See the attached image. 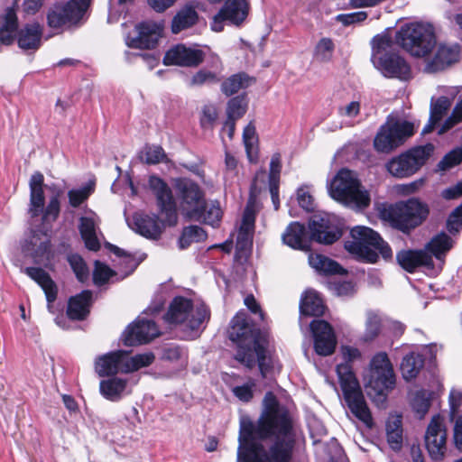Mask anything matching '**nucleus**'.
<instances>
[{
  "mask_svg": "<svg viewBox=\"0 0 462 462\" xmlns=\"http://www.w3.org/2000/svg\"><path fill=\"white\" fill-rule=\"evenodd\" d=\"M309 227L311 240L319 244H333L341 236V233L333 223L330 216L326 213L312 216L309 223Z\"/></svg>",
  "mask_w": 462,
  "mask_h": 462,
  "instance_id": "17",
  "label": "nucleus"
},
{
  "mask_svg": "<svg viewBox=\"0 0 462 462\" xmlns=\"http://www.w3.org/2000/svg\"><path fill=\"white\" fill-rule=\"evenodd\" d=\"M136 29L138 35L134 38H127V45L136 49H152L161 37L162 25L159 23L148 21L139 23Z\"/></svg>",
  "mask_w": 462,
  "mask_h": 462,
  "instance_id": "22",
  "label": "nucleus"
},
{
  "mask_svg": "<svg viewBox=\"0 0 462 462\" xmlns=\"http://www.w3.org/2000/svg\"><path fill=\"white\" fill-rule=\"evenodd\" d=\"M59 197H60V192L57 193L55 196H52L50 199L47 207L45 208H43V210L42 212L43 214L42 215L43 221H45V222L55 221L58 218L59 214H60V209Z\"/></svg>",
  "mask_w": 462,
  "mask_h": 462,
  "instance_id": "59",
  "label": "nucleus"
},
{
  "mask_svg": "<svg viewBox=\"0 0 462 462\" xmlns=\"http://www.w3.org/2000/svg\"><path fill=\"white\" fill-rule=\"evenodd\" d=\"M314 337V347L318 355H331L337 345V338L330 324L322 319H315L310 323Z\"/></svg>",
  "mask_w": 462,
  "mask_h": 462,
  "instance_id": "19",
  "label": "nucleus"
},
{
  "mask_svg": "<svg viewBox=\"0 0 462 462\" xmlns=\"http://www.w3.org/2000/svg\"><path fill=\"white\" fill-rule=\"evenodd\" d=\"M113 274L114 272L107 265L101 263L98 261L95 263L93 282L96 285H102L106 283Z\"/></svg>",
  "mask_w": 462,
  "mask_h": 462,
  "instance_id": "61",
  "label": "nucleus"
},
{
  "mask_svg": "<svg viewBox=\"0 0 462 462\" xmlns=\"http://www.w3.org/2000/svg\"><path fill=\"white\" fill-rule=\"evenodd\" d=\"M351 240L346 241L345 248L356 258L374 263L378 253L387 260L393 256V252L378 233L366 226H356L350 232Z\"/></svg>",
  "mask_w": 462,
  "mask_h": 462,
  "instance_id": "4",
  "label": "nucleus"
},
{
  "mask_svg": "<svg viewBox=\"0 0 462 462\" xmlns=\"http://www.w3.org/2000/svg\"><path fill=\"white\" fill-rule=\"evenodd\" d=\"M324 310L325 306L319 293L313 290H307L300 300V313L307 316H320Z\"/></svg>",
  "mask_w": 462,
  "mask_h": 462,
  "instance_id": "36",
  "label": "nucleus"
},
{
  "mask_svg": "<svg viewBox=\"0 0 462 462\" xmlns=\"http://www.w3.org/2000/svg\"><path fill=\"white\" fill-rule=\"evenodd\" d=\"M416 129L410 121L388 118L374 136V148L380 153H391L411 138Z\"/></svg>",
  "mask_w": 462,
  "mask_h": 462,
  "instance_id": "9",
  "label": "nucleus"
},
{
  "mask_svg": "<svg viewBox=\"0 0 462 462\" xmlns=\"http://www.w3.org/2000/svg\"><path fill=\"white\" fill-rule=\"evenodd\" d=\"M424 365L422 356L420 354L410 353L405 356L401 364L402 377L406 381L414 379Z\"/></svg>",
  "mask_w": 462,
  "mask_h": 462,
  "instance_id": "42",
  "label": "nucleus"
},
{
  "mask_svg": "<svg viewBox=\"0 0 462 462\" xmlns=\"http://www.w3.org/2000/svg\"><path fill=\"white\" fill-rule=\"evenodd\" d=\"M328 193L335 200L353 208H365L370 204V196L365 189L356 172L341 169L328 184Z\"/></svg>",
  "mask_w": 462,
  "mask_h": 462,
  "instance_id": "5",
  "label": "nucleus"
},
{
  "mask_svg": "<svg viewBox=\"0 0 462 462\" xmlns=\"http://www.w3.org/2000/svg\"><path fill=\"white\" fill-rule=\"evenodd\" d=\"M204 52L199 49L178 44L170 49L163 57L165 65L198 67L204 60Z\"/></svg>",
  "mask_w": 462,
  "mask_h": 462,
  "instance_id": "21",
  "label": "nucleus"
},
{
  "mask_svg": "<svg viewBox=\"0 0 462 462\" xmlns=\"http://www.w3.org/2000/svg\"><path fill=\"white\" fill-rule=\"evenodd\" d=\"M207 237V234L204 229L198 226H190L184 228L182 235L180 238V247L184 249L188 247L191 243H198L204 241Z\"/></svg>",
  "mask_w": 462,
  "mask_h": 462,
  "instance_id": "47",
  "label": "nucleus"
},
{
  "mask_svg": "<svg viewBox=\"0 0 462 462\" xmlns=\"http://www.w3.org/2000/svg\"><path fill=\"white\" fill-rule=\"evenodd\" d=\"M217 108L213 104L203 106L200 115V125L205 130L213 129L217 119Z\"/></svg>",
  "mask_w": 462,
  "mask_h": 462,
  "instance_id": "54",
  "label": "nucleus"
},
{
  "mask_svg": "<svg viewBox=\"0 0 462 462\" xmlns=\"http://www.w3.org/2000/svg\"><path fill=\"white\" fill-rule=\"evenodd\" d=\"M124 358L123 374H128L152 365L154 361V355L149 352L129 356L128 353L124 351Z\"/></svg>",
  "mask_w": 462,
  "mask_h": 462,
  "instance_id": "43",
  "label": "nucleus"
},
{
  "mask_svg": "<svg viewBox=\"0 0 462 462\" xmlns=\"http://www.w3.org/2000/svg\"><path fill=\"white\" fill-rule=\"evenodd\" d=\"M396 42L411 55L419 58L428 57L436 45L433 28L420 23L402 26Z\"/></svg>",
  "mask_w": 462,
  "mask_h": 462,
  "instance_id": "8",
  "label": "nucleus"
},
{
  "mask_svg": "<svg viewBox=\"0 0 462 462\" xmlns=\"http://www.w3.org/2000/svg\"><path fill=\"white\" fill-rule=\"evenodd\" d=\"M68 261L79 281L84 282L88 279V270L80 255L71 254L68 257Z\"/></svg>",
  "mask_w": 462,
  "mask_h": 462,
  "instance_id": "56",
  "label": "nucleus"
},
{
  "mask_svg": "<svg viewBox=\"0 0 462 462\" xmlns=\"http://www.w3.org/2000/svg\"><path fill=\"white\" fill-rule=\"evenodd\" d=\"M367 18V13L365 11H358L350 14H341L336 17V20L342 24L347 26L354 23H361Z\"/></svg>",
  "mask_w": 462,
  "mask_h": 462,
  "instance_id": "64",
  "label": "nucleus"
},
{
  "mask_svg": "<svg viewBox=\"0 0 462 462\" xmlns=\"http://www.w3.org/2000/svg\"><path fill=\"white\" fill-rule=\"evenodd\" d=\"M462 162V146L452 150L439 162L440 171H447Z\"/></svg>",
  "mask_w": 462,
  "mask_h": 462,
  "instance_id": "58",
  "label": "nucleus"
},
{
  "mask_svg": "<svg viewBox=\"0 0 462 462\" xmlns=\"http://www.w3.org/2000/svg\"><path fill=\"white\" fill-rule=\"evenodd\" d=\"M309 263L317 272L325 274L343 273L345 272L337 262L319 254H310Z\"/></svg>",
  "mask_w": 462,
  "mask_h": 462,
  "instance_id": "41",
  "label": "nucleus"
},
{
  "mask_svg": "<svg viewBox=\"0 0 462 462\" xmlns=\"http://www.w3.org/2000/svg\"><path fill=\"white\" fill-rule=\"evenodd\" d=\"M201 217L199 219H194L195 221H203L208 225L216 226L221 220L222 209L217 201H211L206 203L204 200L203 206L200 208Z\"/></svg>",
  "mask_w": 462,
  "mask_h": 462,
  "instance_id": "45",
  "label": "nucleus"
},
{
  "mask_svg": "<svg viewBox=\"0 0 462 462\" xmlns=\"http://www.w3.org/2000/svg\"><path fill=\"white\" fill-rule=\"evenodd\" d=\"M149 187L156 197L157 204L162 213L171 221L176 218V207L170 187L159 177L151 176Z\"/></svg>",
  "mask_w": 462,
  "mask_h": 462,
  "instance_id": "23",
  "label": "nucleus"
},
{
  "mask_svg": "<svg viewBox=\"0 0 462 462\" xmlns=\"http://www.w3.org/2000/svg\"><path fill=\"white\" fill-rule=\"evenodd\" d=\"M255 383L250 381L243 385H237L232 388L233 394L241 402H248L254 397V389Z\"/></svg>",
  "mask_w": 462,
  "mask_h": 462,
  "instance_id": "62",
  "label": "nucleus"
},
{
  "mask_svg": "<svg viewBox=\"0 0 462 462\" xmlns=\"http://www.w3.org/2000/svg\"><path fill=\"white\" fill-rule=\"evenodd\" d=\"M395 383L393 365L384 352L376 354L371 360L370 371L365 378L367 395L374 402H384L386 391Z\"/></svg>",
  "mask_w": 462,
  "mask_h": 462,
  "instance_id": "7",
  "label": "nucleus"
},
{
  "mask_svg": "<svg viewBox=\"0 0 462 462\" xmlns=\"http://www.w3.org/2000/svg\"><path fill=\"white\" fill-rule=\"evenodd\" d=\"M127 388V380L119 377H112L102 380L99 383L101 395L111 402L119 401Z\"/></svg>",
  "mask_w": 462,
  "mask_h": 462,
  "instance_id": "35",
  "label": "nucleus"
},
{
  "mask_svg": "<svg viewBox=\"0 0 462 462\" xmlns=\"http://www.w3.org/2000/svg\"><path fill=\"white\" fill-rule=\"evenodd\" d=\"M42 30L39 23L26 24L17 35L18 46L24 50H37L41 46Z\"/></svg>",
  "mask_w": 462,
  "mask_h": 462,
  "instance_id": "32",
  "label": "nucleus"
},
{
  "mask_svg": "<svg viewBox=\"0 0 462 462\" xmlns=\"http://www.w3.org/2000/svg\"><path fill=\"white\" fill-rule=\"evenodd\" d=\"M254 79L244 72L234 74L224 80L221 90L226 96H232L241 89H245L254 83Z\"/></svg>",
  "mask_w": 462,
  "mask_h": 462,
  "instance_id": "40",
  "label": "nucleus"
},
{
  "mask_svg": "<svg viewBox=\"0 0 462 462\" xmlns=\"http://www.w3.org/2000/svg\"><path fill=\"white\" fill-rule=\"evenodd\" d=\"M444 420L441 415H434L425 432V447L434 460L442 459L447 450V430Z\"/></svg>",
  "mask_w": 462,
  "mask_h": 462,
  "instance_id": "14",
  "label": "nucleus"
},
{
  "mask_svg": "<svg viewBox=\"0 0 462 462\" xmlns=\"http://www.w3.org/2000/svg\"><path fill=\"white\" fill-rule=\"evenodd\" d=\"M255 221V204L250 199L245 209L240 227L247 230H254Z\"/></svg>",
  "mask_w": 462,
  "mask_h": 462,
  "instance_id": "63",
  "label": "nucleus"
},
{
  "mask_svg": "<svg viewBox=\"0 0 462 462\" xmlns=\"http://www.w3.org/2000/svg\"><path fill=\"white\" fill-rule=\"evenodd\" d=\"M393 44L392 39L388 35H376L372 41L373 55L372 61L374 64L380 58H384L385 54H390L388 51Z\"/></svg>",
  "mask_w": 462,
  "mask_h": 462,
  "instance_id": "48",
  "label": "nucleus"
},
{
  "mask_svg": "<svg viewBox=\"0 0 462 462\" xmlns=\"http://www.w3.org/2000/svg\"><path fill=\"white\" fill-rule=\"evenodd\" d=\"M124 350H117L98 356L95 361V371L99 376L123 373Z\"/></svg>",
  "mask_w": 462,
  "mask_h": 462,
  "instance_id": "26",
  "label": "nucleus"
},
{
  "mask_svg": "<svg viewBox=\"0 0 462 462\" xmlns=\"http://www.w3.org/2000/svg\"><path fill=\"white\" fill-rule=\"evenodd\" d=\"M243 142L248 160L251 162H255L258 159V136L255 126L252 122L244 129Z\"/></svg>",
  "mask_w": 462,
  "mask_h": 462,
  "instance_id": "44",
  "label": "nucleus"
},
{
  "mask_svg": "<svg viewBox=\"0 0 462 462\" xmlns=\"http://www.w3.org/2000/svg\"><path fill=\"white\" fill-rule=\"evenodd\" d=\"M210 318V312L204 303H193L184 297H175L170 304L164 319L170 324H180L193 333V337L204 328Z\"/></svg>",
  "mask_w": 462,
  "mask_h": 462,
  "instance_id": "6",
  "label": "nucleus"
},
{
  "mask_svg": "<svg viewBox=\"0 0 462 462\" xmlns=\"http://www.w3.org/2000/svg\"><path fill=\"white\" fill-rule=\"evenodd\" d=\"M335 45L331 39L322 38L315 48V57L320 61H328L333 55Z\"/></svg>",
  "mask_w": 462,
  "mask_h": 462,
  "instance_id": "55",
  "label": "nucleus"
},
{
  "mask_svg": "<svg viewBox=\"0 0 462 462\" xmlns=\"http://www.w3.org/2000/svg\"><path fill=\"white\" fill-rule=\"evenodd\" d=\"M174 189L180 207L190 219H199L200 208L204 204L205 193L199 185L188 178L174 180Z\"/></svg>",
  "mask_w": 462,
  "mask_h": 462,
  "instance_id": "12",
  "label": "nucleus"
},
{
  "mask_svg": "<svg viewBox=\"0 0 462 462\" xmlns=\"http://www.w3.org/2000/svg\"><path fill=\"white\" fill-rule=\"evenodd\" d=\"M429 208L417 199L396 203L390 210V217L394 226L402 232L421 225L429 215Z\"/></svg>",
  "mask_w": 462,
  "mask_h": 462,
  "instance_id": "11",
  "label": "nucleus"
},
{
  "mask_svg": "<svg viewBox=\"0 0 462 462\" xmlns=\"http://www.w3.org/2000/svg\"><path fill=\"white\" fill-rule=\"evenodd\" d=\"M452 238L444 232L434 236L425 245L424 251L434 255L438 260L444 263V257L447 253L453 247Z\"/></svg>",
  "mask_w": 462,
  "mask_h": 462,
  "instance_id": "34",
  "label": "nucleus"
},
{
  "mask_svg": "<svg viewBox=\"0 0 462 462\" xmlns=\"http://www.w3.org/2000/svg\"><path fill=\"white\" fill-rule=\"evenodd\" d=\"M284 244L293 249L309 251L311 238L308 236L303 225L294 222L291 223L282 235Z\"/></svg>",
  "mask_w": 462,
  "mask_h": 462,
  "instance_id": "29",
  "label": "nucleus"
},
{
  "mask_svg": "<svg viewBox=\"0 0 462 462\" xmlns=\"http://www.w3.org/2000/svg\"><path fill=\"white\" fill-rule=\"evenodd\" d=\"M433 152L434 145L431 143L412 147L390 160L386 168L394 177H410L427 162Z\"/></svg>",
  "mask_w": 462,
  "mask_h": 462,
  "instance_id": "10",
  "label": "nucleus"
},
{
  "mask_svg": "<svg viewBox=\"0 0 462 462\" xmlns=\"http://www.w3.org/2000/svg\"><path fill=\"white\" fill-rule=\"evenodd\" d=\"M93 190V184H88L79 189H73L69 190L68 198L69 205L73 208L79 207L83 202H85L88 199Z\"/></svg>",
  "mask_w": 462,
  "mask_h": 462,
  "instance_id": "53",
  "label": "nucleus"
},
{
  "mask_svg": "<svg viewBox=\"0 0 462 462\" xmlns=\"http://www.w3.org/2000/svg\"><path fill=\"white\" fill-rule=\"evenodd\" d=\"M227 333L229 339L237 344L236 360L248 368L254 367L257 362L264 377L268 367L265 342L249 324L245 311L237 312L232 319Z\"/></svg>",
  "mask_w": 462,
  "mask_h": 462,
  "instance_id": "2",
  "label": "nucleus"
},
{
  "mask_svg": "<svg viewBox=\"0 0 462 462\" xmlns=\"http://www.w3.org/2000/svg\"><path fill=\"white\" fill-rule=\"evenodd\" d=\"M79 232L86 246L92 251L100 248V243L97 236L98 222L94 217H82L79 219Z\"/></svg>",
  "mask_w": 462,
  "mask_h": 462,
  "instance_id": "33",
  "label": "nucleus"
},
{
  "mask_svg": "<svg viewBox=\"0 0 462 462\" xmlns=\"http://www.w3.org/2000/svg\"><path fill=\"white\" fill-rule=\"evenodd\" d=\"M220 82V77L210 70L199 69L189 80V87H201L204 85L217 84Z\"/></svg>",
  "mask_w": 462,
  "mask_h": 462,
  "instance_id": "50",
  "label": "nucleus"
},
{
  "mask_svg": "<svg viewBox=\"0 0 462 462\" xmlns=\"http://www.w3.org/2000/svg\"><path fill=\"white\" fill-rule=\"evenodd\" d=\"M459 52L460 50L457 44H440L434 53V56L431 59H426L424 71L435 73L445 69L450 64L458 60Z\"/></svg>",
  "mask_w": 462,
  "mask_h": 462,
  "instance_id": "24",
  "label": "nucleus"
},
{
  "mask_svg": "<svg viewBox=\"0 0 462 462\" xmlns=\"http://www.w3.org/2000/svg\"><path fill=\"white\" fill-rule=\"evenodd\" d=\"M256 423L241 425L237 462H291L297 429L289 411L269 392Z\"/></svg>",
  "mask_w": 462,
  "mask_h": 462,
  "instance_id": "1",
  "label": "nucleus"
},
{
  "mask_svg": "<svg viewBox=\"0 0 462 462\" xmlns=\"http://www.w3.org/2000/svg\"><path fill=\"white\" fill-rule=\"evenodd\" d=\"M386 78L408 80L411 78V70L408 62L397 53L385 54L374 64Z\"/></svg>",
  "mask_w": 462,
  "mask_h": 462,
  "instance_id": "20",
  "label": "nucleus"
},
{
  "mask_svg": "<svg viewBox=\"0 0 462 462\" xmlns=\"http://www.w3.org/2000/svg\"><path fill=\"white\" fill-rule=\"evenodd\" d=\"M249 5L246 0H226L212 19L210 24L212 31L221 32L225 22L239 26L247 17Z\"/></svg>",
  "mask_w": 462,
  "mask_h": 462,
  "instance_id": "15",
  "label": "nucleus"
},
{
  "mask_svg": "<svg viewBox=\"0 0 462 462\" xmlns=\"http://www.w3.org/2000/svg\"><path fill=\"white\" fill-rule=\"evenodd\" d=\"M23 272L41 286L45 293L48 307L50 308L51 303L57 298L58 288L49 273L38 267H26Z\"/></svg>",
  "mask_w": 462,
  "mask_h": 462,
  "instance_id": "30",
  "label": "nucleus"
},
{
  "mask_svg": "<svg viewBox=\"0 0 462 462\" xmlns=\"http://www.w3.org/2000/svg\"><path fill=\"white\" fill-rule=\"evenodd\" d=\"M341 353L346 363L337 366V373L344 398L351 412L367 428L371 429L374 425L372 414L349 364L360 357V352L356 347L345 346L341 347Z\"/></svg>",
  "mask_w": 462,
  "mask_h": 462,
  "instance_id": "3",
  "label": "nucleus"
},
{
  "mask_svg": "<svg viewBox=\"0 0 462 462\" xmlns=\"http://www.w3.org/2000/svg\"><path fill=\"white\" fill-rule=\"evenodd\" d=\"M17 16L14 9L8 8L0 17V43L10 45L14 42V33L17 30Z\"/></svg>",
  "mask_w": 462,
  "mask_h": 462,
  "instance_id": "37",
  "label": "nucleus"
},
{
  "mask_svg": "<svg viewBox=\"0 0 462 462\" xmlns=\"http://www.w3.org/2000/svg\"><path fill=\"white\" fill-rule=\"evenodd\" d=\"M451 100L448 97H439L435 101L432 99L430 104V115L429 124L425 125L422 133L428 134L434 129V126L442 119L449 107Z\"/></svg>",
  "mask_w": 462,
  "mask_h": 462,
  "instance_id": "38",
  "label": "nucleus"
},
{
  "mask_svg": "<svg viewBox=\"0 0 462 462\" xmlns=\"http://www.w3.org/2000/svg\"><path fill=\"white\" fill-rule=\"evenodd\" d=\"M92 300L90 291H83L79 294L71 297L69 300L67 314L69 319L81 320L89 313Z\"/></svg>",
  "mask_w": 462,
  "mask_h": 462,
  "instance_id": "31",
  "label": "nucleus"
},
{
  "mask_svg": "<svg viewBox=\"0 0 462 462\" xmlns=\"http://www.w3.org/2000/svg\"><path fill=\"white\" fill-rule=\"evenodd\" d=\"M460 122H462V98L456 104L451 115L444 121L439 134H444Z\"/></svg>",
  "mask_w": 462,
  "mask_h": 462,
  "instance_id": "57",
  "label": "nucleus"
},
{
  "mask_svg": "<svg viewBox=\"0 0 462 462\" xmlns=\"http://www.w3.org/2000/svg\"><path fill=\"white\" fill-rule=\"evenodd\" d=\"M132 228L141 236L156 240L160 237L162 227L156 216L135 214L133 217Z\"/></svg>",
  "mask_w": 462,
  "mask_h": 462,
  "instance_id": "28",
  "label": "nucleus"
},
{
  "mask_svg": "<svg viewBox=\"0 0 462 462\" xmlns=\"http://www.w3.org/2000/svg\"><path fill=\"white\" fill-rule=\"evenodd\" d=\"M159 329L154 321L137 319L125 330L122 339L125 346H136L145 344L158 337Z\"/></svg>",
  "mask_w": 462,
  "mask_h": 462,
  "instance_id": "18",
  "label": "nucleus"
},
{
  "mask_svg": "<svg viewBox=\"0 0 462 462\" xmlns=\"http://www.w3.org/2000/svg\"><path fill=\"white\" fill-rule=\"evenodd\" d=\"M381 318L374 312L368 311L366 313L365 330L364 333V340L371 341L374 340L381 331Z\"/></svg>",
  "mask_w": 462,
  "mask_h": 462,
  "instance_id": "51",
  "label": "nucleus"
},
{
  "mask_svg": "<svg viewBox=\"0 0 462 462\" xmlns=\"http://www.w3.org/2000/svg\"><path fill=\"white\" fill-rule=\"evenodd\" d=\"M410 402L416 416L422 419L430 407V393L424 390L417 391L411 395Z\"/></svg>",
  "mask_w": 462,
  "mask_h": 462,
  "instance_id": "46",
  "label": "nucleus"
},
{
  "mask_svg": "<svg viewBox=\"0 0 462 462\" xmlns=\"http://www.w3.org/2000/svg\"><path fill=\"white\" fill-rule=\"evenodd\" d=\"M198 13L193 7L187 6L180 10L171 22V32L179 33L197 23Z\"/></svg>",
  "mask_w": 462,
  "mask_h": 462,
  "instance_id": "39",
  "label": "nucleus"
},
{
  "mask_svg": "<svg viewBox=\"0 0 462 462\" xmlns=\"http://www.w3.org/2000/svg\"><path fill=\"white\" fill-rule=\"evenodd\" d=\"M43 175L36 171L34 172L30 179L29 187H30V208L29 213L32 217L39 216L44 207L45 197L43 191Z\"/></svg>",
  "mask_w": 462,
  "mask_h": 462,
  "instance_id": "27",
  "label": "nucleus"
},
{
  "mask_svg": "<svg viewBox=\"0 0 462 462\" xmlns=\"http://www.w3.org/2000/svg\"><path fill=\"white\" fill-rule=\"evenodd\" d=\"M22 251L25 256L31 257L35 263L50 261L51 239L47 232L32 231L24 240Z\"/></svg>",
  "mask_w": 462,
  "mask_h": 462,
  "instance_id": "16",
  "label": "nucleus"
},
{
  "mask_svg": "<svg viewBox=\"0 0 462 462\" xmlns=\"http://www.w3.org/2000/svg\"><path fill=\"white\" fill-rule=\"evenodd\" d=\"M90 0H70L66 5H56L48 13V24L60 28L78 22L88 8Z\"/></svg>",
  "mask_w": 462,
  "mask_h": 462,
  "instance_id": "13",
  "label": "nucleus"
},
{
  "mask_svg": "<svg viewBox=\"0 0 462 462\" xmlns=\"http://www.w3.org/2000/svg\"><path fill=\"white\" fill-rule=\"evenodd\" d=\"M247 109V101L244 96H237L227 102L226 116L227 118L237 120L241 118Z\"/></svg>",
  "mask_w": 462,
  "mask_h": 462,
  "instance_id": "49",
  "label": "nucleus"
},
{
  "mask_svg": "<svg viewBox=\"0 0 462 462\" xmlns=\"http://www.w3.org/2000/svg\"><path fill=\"white\" fill-rule=\"evenodd\" d=\"M141 158L148 164H157L166 162L167 157L162 147L159 145H148L143 148Z\"/></svg>",
  "mask_w": 462,
  "mask_h": 462,
  "instance_id": "52",
  "label": "nucleus"
},
{
  "mask_svg": "<svg viewBox=\"0 0 462 462\" xmlns=\"http://www.w3.org/2000/svg\"><path fill=\"white\" fill-rule=\"evenodd\" d=\"M253 233L254 230L239 228L236 238V250L238 252L245 253L251 250L253 245Z\"/></svg>",
  "mask_w": 462,
  "mask_h": 462,
  "instance_id": "60",
  "label": "nucleus"
},
{
  "mask_svg": "<svg viewBox=\"0 0 462 462\" xmlns=\"http://www.w3.org/2000/svg\"><path fill=\"white\" fill-rule=\"evenodd\" d=\"M396 259L398 263L409 273H413L420 266L433 268L431 255L423 249L400 251L396 254Z\"/></svg>",
  "mask_w": 462,
  "mask_h": 462,
  "instance_id": "25",
  "label": "nucleus"
}]
</instances>
